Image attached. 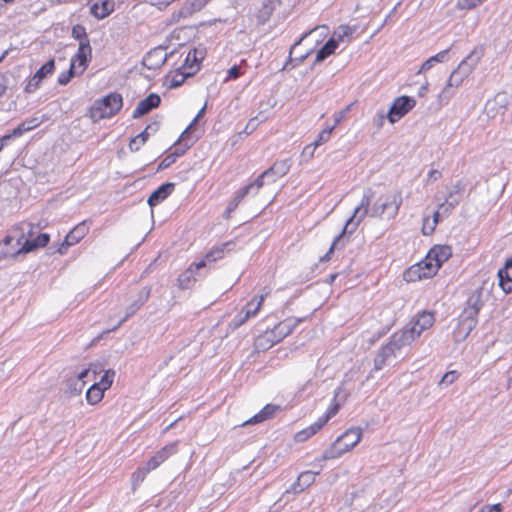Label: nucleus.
Returning a JSON list of instances; mask_svg holds the SVG:
<instances>
[{
    "label": "nucleus",
    "mask_w": 512,
    "mask_h": 512,
    "mask_svg": "<svg viewBox=\"0 0 512 512\" xmlns=\"http://www.w3.org/2000/svg\"><path fill=\"white\" fill-rule=\"evenodd\" d=\"M374 192L371 188L364 190L360 204L354 209L353 215L347 220L343 233H353L359 223L366 217L382 218L386 215L387 219H394L402 204V194L400 191H393L386 195L382 202H375L369 208Z\"/></svg>",
    "instance_id": "f257e3e1"
},
{
    "label": "nucleus",
    "mask_w": 512,
    "mask_h": 512,
    "mask_svg": "<svg viewBox=\"0 0 512 512\" xmlns=\"http://www.w3.org/2000/svg\"><path fill=\"white\" fill-rule=\"evenodd\" d=\"M374 192L371 188L364 190L360 204L354 209L353 215L347 220L343 233H353L359 223L366 217L382 218L386 215L387 219H394L402 204V194L400 191H393L386 195L382 202H375L369 208Z\"/></svg>",
    "instance_id": "f03ea898"
},
{
    "label": "nucleus",
    "mask_w": 512,
    "mask_h": 512,
    "mask_svg": "<svg viewBox=\"0 0 512 512\" xmlns=\"http://www.w3.org/2000/svg\"><path fill=\"white\" fill-rule=\"evenodd\" d=\"M38 225L30 222H20L13 227L4 241L0 243V257L15 258L21 254L30 253L38 248L45 247L50 236L47 233H40Z\"/></svg>",
    "instance_id": "7ed1b4c3"
},
{
    "label": "nucleus",
    "mask_w": 512,
    "mask_h": 512,
    "mask_svg": "<svg viewBox=\"0 0 512 512\" xmlns=\"http://www.w3.org/2000/svg\"><path fill=\"white\" fill-rule=\"evenodd\" d=\"M480 60V56L477 55L476 51L473 50L461 63L458 67L451 73L446 87L440 93L441 99L448 100L453 96L454 92L452 88L459 87L465 78H467L471 72L474 70L476 65Z\"/></svg>",
    "instance_id": "20e7f679"
},
{
    "label": "nucleus",
    "mask_w": 512,
    "mask_h": 512,
    "mask_svg": "<svg viewBox=\"0 0 512 512\" xmlns=\"http://www.w3.org/2000/svg\"><path fill=\"white\" fill-rule=\"evenodd\" d=\"M361 437V428L353 427L348 429L342 435H340L329 448L324 451L322 460L336 459L340 457L345 452H348L354 448L361 440Z\"/></svg>",
    "instance_id": "39448f33"
},
{
    "label": "nucleus",
    "mask_w": 512,
    "mask_h": 512,
    "mask_svg": "<svg viewBox=\"0 0 512 512\" xmlns=\"http://www.w3.org/2000/svg\"><path fill=\"white\" fill-rule=\"evenodd\" d=\"M122 104L123 99L119 93H110L94 102L89 109V117L93 122L109 118L119 112Z\"/></svg>",
    "instance_id": "423d86ee"
},
{
    "label": "nucleus",
    "mask_w": 512,
    "mask_h": 512,
    "mask_svg": "<svg viewBox=\"0 0 512 512\" xmlns=\"http://www.w3.org/2000/svg\"><path fill=\"white\" fill-rule=\"evenodd\" d=\"M439 270V264L434 263L428 255L419 263L412 265L404 274L407 281H416L434 276Z\"/></svg>",
    "instance_id": "0eeeda50"
},
{
    "label": "nucleus",
    "mask_w": 512,
    "mask_h": 512,
    "mask_svg": "<svg viewBox=\"0 0 512 512\" xmlns=\"http://www.w3.org/2000/svg\"><path fill=\"white\" fill-rule=\"evenodd\" d=\"M509 95L506 92H499L485 103L483 113L489 118L504 115L509 105Z\"/></svg>",
    "instance_id": "6e6552de"
},
{
    "label": "nucleus",
    "mask_w": 512,
    "mask_h": 512,
    "mask_svg": "<svg viewBox=\"0 0 512 512\" xmlns=\"http://www.w3.org/2000/svg\"><path fill=\"white\" fill-rule=\"evenodd\" d=\"M416 105L415 99L409 96L397 97L391 105L387 118L390 123H396Z\"/></svg>",
    "instance_id": "1a4fd4ad"
},
{
    "label": "nucleus",
    "mask_w": 512,
    "mask_h": 512,
    "mask_svg": "<svg viewBox=\"0 0 512 512\" xmlns=\"http://www.w3.org/2000/svg\"><path fill=\"white\" fill-rule=\"evenodd\" d=\"M300 322L301 319H285L278 323L270 332H266L264 337L269 339V337L272 336L271 345H273L288 336Z\"/></svg>",
    "instance_id": "9d476101"
},
{
    "label": "nucleus",
    "mask_w": 512,
    "mask_h": 512,
    "mask_svg": "<svg viewBox=\"0 0 512 512\" xmlns=\"http://www.w3.org/2000/svg\"><path fill=\"white\" fill-rule=\"evenodd\" d=\"M55 70V61L51 59L47 61L44 65H42L33 77L29 80L28 84L25 87V91L27 93H33L38 88L43 79L47 76L52 75Z\"/></svg>",
    "instance_id": "9b49d317"
},
{
    "label": "nucleus",
    "mask_w": 512,
    "mask_h": 512,
    "mask_svg": "<svg viewBox=\"0 0 512 512\" xmlns=\"http://www.w3.org/2000/svg\"><path fill=\"white\" fill-rule=\"evenodd\" d=\"M91 56L92 48L90 46V41H81L79 43L77 53L72 57V59H75V65L79 70V73H83L86 70L88 63L91 60Z\"/></svg>",
    "instance_id": "f8f14e48"
},
{
    "label": "nucleus",
    "mask_w": 512,
    "mask_h": 512,
    "mask_svg": "<svg viewBox=\"0 0 512 512\" xmlns=\"http://www.w3.org/2000/svg\"><path fill=\"white\" fill-rule=\"evenodd\" d=\"M88 232V227L85 222L78 224L75 226L65 237L64 242L59 248V253L64 254L67 249L76 243H78Z\"/></svg>",
    "instance_id": "ddd939ff"
},
{
    "label": "nucleus",
    "mask_w": 512,
    "mask_h": 512,
    "mask_svg": "<svg viewBox=\"0 0 512 512\" xmlns=\"http://www.w3.org/2000/svg\"><path fill=\"white\" fill-rule=\"evenodd\" d=\"M161 98L158 94L151 93L146 98L141 100L135 110L133 111L132 117L134 119L140 118L145 114L149 113L152 109L157 108L160 105Z\"/></svg>",
    "instance_id": "4468645a"
},
{
    "label": "nucleus",
    "mask_w": 512,
    "mask_h": 512,
    "mask_svg": "<svg viewBox=\"0 0 512 512\" xmlns=\"http://www.w3.org/2000/svg\"><path fill=\"white\" fill-rule=\"evenodd\" d=\"M168 54L163 47H157L144 57L143 64L148 69H157L165 64Z\"/></svg>",
    "instance_id": "2eb2a0df"
},
{
    "label": "nucleus",
    "mask_w": 512,
    "mask_h": 512,
    "mask_svg": "<svg viewBox=\"0 0 512 512\" xmlns=\"http://www.w3.org/2000/svg\"><path fill=\"white\" fill-rule=\"evenodd\" d=\"M434 321V315L431 312L423 311L408 330L415 334V338H418L424 330L433 325Z\"/></svg>",
    "instance_id": "dca6fc26"
},
{
    "label": "nucleus",
    "mask_w": 512,
    "mask_h": 512,
    "mask_svg": "<svg viewBox=\"0 0 512 512\" xmlns=\"http://www.w3.org/2000/svg\"><path fill=\"white\" fill-rule=\"evenodd\" d=\"M499 286L505 293L512 292V258L498 271Z\"/></svg>",
    "instance_id": "f3484780"
},
{
    "label": "nucleus",
    "mask_w": 512,
    "mask_h": 512,
    "mask_svg": "<svg viewBox=\"0 0 512 512\" xmlns=\"http://www.w3.org/2000/svg\"><path fill=\"white\" fill-rule=\"evenodd\" d=\"M159 129V123L153 122L150 123L143 132L138 134L136 137H134L130 143L129 148L131 151H138L140 147L147 141L149 136L155 132H157Z\"/></svg>",
    "instance_id": "a211bd4d"
},
{
    "label": "nucleus",
    "mask_w": 512,
    "mask_h": 512,
    "mask_svg": "<svg viewBox=\"0 0 512 512\" xmlns=\"http://www.w3.org/2000/svg\"><path fill=\"white\" fill-rule=\"evenodd\" d=\"M415 339V334L410 332L408 328H404L394 332L389 341L392 342L394 346H398L403 350L405 347L410 346Z\"/></svg>",
    "instance_id": "6ab92c4d"
},
{
    "label": "nucleus",
    "mask_w": 512,
    "mask_h": 512,
    "mask_svg": "<svg viewBox=\"0 0 512 512\" xmlns=\"http://www.w3.org/2000/svg\"><path fill=\"white\" fill-rule=\"evenodd\" d=\"M41 120L37 117H33L23 121L19 124L15 129L12 130L10 134L3 136V140H9L11 138H17L23 135L25 132H28L41 124Z\"/></svg>",
    "instance_id": "aec40b11"
},
{
    "label": "nucleus",
    "mask_w": 512,
    "mask_h": 512,
    "mask_svg": "<svg viewBox=\"0 0 512 512\" xmlns=\"http://www.w3.org/2000/svg\"><path fill=\"white\" fill-rule=\"evenodd\" d=\"M427 255L434 263L439 264L440 268L451 257L452 249L447 245H438L431 248Z\"/></svg>",
    "instance_id": "412c9836"
},
{
    "label": "nucleus",
    "mask_w": 512,
    "mask_h": 512,
    "mask_svg": "<svg viewBox=\"0 0 512 512\" xmlns=\"http://www.w3.org/2000/svg\"><path fill=\"white\" fill-rule=\"evenodd\" d=\"M393 359H396L393 350L385 344L374 358V370L379 371L383 369L385 366L391 364Z\"/></svg>",
    "instance_id": "4be33fe9"
},
{
    "label": "nucleus",
    "mask_w": 512,
    "mask_h": 512,
    "mask_svg": "<svg viewBox=\"0 0 512 512\" xmlns=\"http://www.w3.org/2000/svg\"><path fill=\"white\" fill-rule=\"evenodd\" d=\"M393 359H396L393 350L385 344L374 358V370L379 371L383 369L385 366L391 364Z\"/></svg>",
    "instance_id": "5701e85b"
},
{
    "label": "nucleus",
    "mask_w": 512,
    "mask_h": 512,
    "mask_svg": "<svg viewBox=\"0 0 512 512\" xmlns=\"http://www.w3.org/2000/svg\"><path fill=\"white\" fill-rule=\"evenodd\" d=\"M173 183H164L158 187L148 198V204L153 207L165 200L173 191Z\"/></svg>",
    "instance_id": "b1692460"
},
{
    "label": "nucleus",
    "mask_w": 512,
    "mask_h": 512,
    "mask_svg": "<svg viewBox=\"0 0 512 512\" xmlns=\"http://www.w3.org/2000/svg\"><path fill=\"white\" fill-rule=\"evenodd\" d=\"M230 245L229 242L227 243H224L220 246H217V247H214L212 248L206 255H205V258L202 259L201 261L195 263V268L196 269H201V268H204L206 266V263L207 262H215L217 261L218 259H221L224 257V250L226 247H228Z\"/></svg>",
    "instance_id": "393cba45"
},
{
    "label": "nucleus",
    "mask_w": 512,
    "mask_h": 512,
    "mask_svg": "<svg viewBox=\"0 0 512 512\" xmlns=\"http://www.w3.org/2000/svg\"><path fill=\"white\" fill-rule=\"evenodd\" d=\"M150 295L149 288H143L138 295L136 301H134L126 310V315L123 319H121L117 326H120L127 318L136 313V311L147 301Z\"/></svg>",
    "instance_id": "a878e982"
},
{
    "label": "nucleus",
    "mask_w": 512,
    "mask_h": 512,
    "mask_svg": "<svg viewBox=\"0 0 512 512\" xmlns=\"http://www.w3.org/2000/svg\"><path fill=\"white\" fill-rule=\"evenodd\" d=\"M114 11V2L104 0L101 4L95 3L91 6L90 12L97 19H104Z\"/></svg>",
    "instance_id": "bb28decb"
},
{
    "label": "nucleus",
    "mask_w": 512,
    "mask_h": 512,
    "mask_svg": "<svg viewBox=\"0 0 512 512\" xmlns=\"http://www.w3.org/2000/svg\"><path fill=\"white\" fill-rule=\"evenodd\" d=\"M319 472L305 471L302 472L297 481L293 484L294 493H299L303 491L305 488L309 487L314 481Z\"/></svg>",
    "instance_id": "cd10ccee"
},
{
    "label": "nucleus",
    "mask_w": 512,
    "mask_h": 512,
    "mask_svg": "<svg viewBox=\"0 0 512 512\" xmlns=\"http://www.w3.org/2000/svg\"><path fill=\"white\" fill-rule=\"evenodd\" d=\"M278 406L267 404L259 413L245 421L242 425L261 423L270 418L278 410Z\"/></svg>",
    "instance_id": "c85d7f7f"
},
{
    "label": "nucleus",
    "mask_w": 512,
    "mask_h": 512,
    "mask_svg": "<svg viewBox=\"0 0 512 512\" xmlns=\"http://www.w3.org/2000/svg\"><path fill=\"white\" fill-rule=\"evenodd\" d=\"M324 425H325V419H323V420L318 419L316 422L311 424L309 427L297 432L295 435V440L297 442L306 441L311 436L316 434Z\"/></svg>",
    "instance_id": "c756f323"
},
{
    "label": "nucleus",
    "mask_w": 512,
    "mask_h": 512,
    "mask_svg": "<svg viewBox=\"0 0 512 512\" xmlns=\"http://www.w3.org/2000/svg\"><path fill=\"white\" fill-rule=\"evenodd\" d=\"M265 180H267L268 183H274L276 181V178L271 177V176H263V173H262L257 177V179L254 182L246 185L241 190L246 195H249V194L255 195L258 193L259 189L264 185Z\"/></svg>",
    "instance_id": "7c9ffc66"
},
{
    "label": "nucleus",
    "mask_w": 512,
    "mask_h": 512,
    "mask_svg": "<svg viewBox=\"0 0 512 512\" xmlns=\"http://www.w3.org/2000/svg\"><path fill=\"white\" fill-rule=\"evenodd\" d=\"M265 180H267L268 183H274L276 181V178L271 177V176H263V173H262L257 177V179L254 182L246 185L241 190L246 195H249V194L255 195L258 193L259 189L264 185Z\"/></svg>",
    "instance_id": "2f4dec72"
},
{
    "label": "nucleus",
    "mask_w": 512,
    "mask_h": 512,
    "mask_svg": "<svg viewBox=\"0 0 512 512\" xmlns=\"http://www.w3.org/2000/svg\"><path fill=\"white\" fill-rule=\"evenodd\" d=\"M355 32L356 27L341 25L333 32V36L331 38H335L337 44L339 42H350Z\"/></svg>",
    "instance_id": "473e14b6"
},
{
    "label": "nucleus",
    "mask_w": 512,
    "mask_h": 512,
    "mask_svg": "<svg viewBox=\"0 0 512 512\" xmlns=\"http://www.w3.org/2000/svg\"><path fill=\"white\" fill-rule=\"evenodd\" d=\"M482 307L479 294L472 295L467 301V307L464 309L463 314L477 318V315Z\"/></svg>",
    "instance_id": "72a5a7b5"
},
{
    "label": "nucleus",
    "mask_w": 512,
    "mask_h": 512,
    "mask_svg": "<svg viewBox=\"0 0 512 512\" xmlns=\"http://www.w3.org/2000/svg\"><path fill=\"white\" fill-rule=\"evenodd\" d=\"M477 324V318L462 314L459 323V334L466 338Z\"/></svg>",
    "instance_id": "f704fd0d"
},
{
    "label": "nucleus",
    "mask_w": 512,
    "mask_h": 512,
    "mask_svg": "<svg viewBox=\"0 0 512 512\" xmlns=\"http://www.w3.org/2000/svg\"><path fill=\"white\" fill-rule=\"evenodd\" d=\"M337 46H338V44H337L335 38H330L326 42V44L317 52V55L315 58V64L322 62L328 56H330L335 51Z\"/></svg>",
    "instance_id": "c9c22d12"
},
{
    "label": "nucleus",
    "mask_w": 512,
    "mask_h": 512,
    "mask_svg": "<svg viewBox=\"0 0 512 512\" xmlns=\"http://www.w3.org/2000/svg\"><path fill=\"white\" fill-rule=\"evenodd\" d=\"M105 390L95 383L87 390L86 400L89 404L95 405L99 403L104 396Z\"/></svg>",
    "instance_id": "e433bc0d"
},
{
    "label": "nucleus",
    "mask_w": 512,
    "mask_h": 512,
    "mask_svg": "<svg viewBox=\"0 0 512 512\" xmlns=\"http://www.w3.org/2000/svg\"><path fill=\"white\" fill-rule=\"evenodd\" d=\"M289 170V166L286 161L276 162L272 167L263 172V176L271 177H282Z\"/></svg>",
    "instance_id": "4c0bfd02"
},
{
    "label": "nucleus",
    "mask_w": 512,
    "mask_h": 512,
    "mask_svg": "<svg viewBox=\"0 0 512 512\" xmlns=\"http://www.w3.org/2000/svg\"><path fill=\"white\" fill-rule=\"evenodd\" d=\"M266 295H268V292L264 295H261L258 299L257 298L252 299L251 301H249L246 304L243 311L246 313V315L249 318L254 317L258 313Z\"/></svg>",
    "instance_id": "58836bf2"
},
{
    "label": "nucleus",
    "mask_w": 512,
    "mask_h": 512,
    "mask_svg": "<svg viewBox=\"0 0 512 512\" xmlns=\"http://www.w3.org/2000/svg\"><path fill=\"white\" fill-rule=\"evenodd\" d=\"M80 74L81 73H79V70L77 69V67L75 65V59H71V63H70V67H69L68 71L62 72L58 76L57 82L60 85H67L74 76L80 75Z\"/></svg>",
    "instance_id": "ea45409f"
},
{
    "label": "nucleus",
    "mask_w": 512,
    "mask_h": 512,
    "mask_svg": "<svg viewBox=\"0 0 512 512\" xmlns=\"http://www.w3.org/2000/svg\"><path fill=\"white\" fill-rule=\"evenodd\" d=\"M197 269L195 268V263L190 265V267L185 270L178 278V282L181 288L187 289L190 287L191 283L195 280L194 272Z\"/></svg>",
    "instance_id": "a19ab883"
},
{
    "label": "nucleus",
    "mask_w": 512,
    "mask_h": 512,
    "mask_svg": "<svg viewBox=\"0 0 512 512\" xmlns=\"http://www.w3.org/2000/svg\"><path fill=\"white\" fill-rule=\"evenodd\" d=\"M449 49H446V50H443V51H440L438 54L430 57L429 59H427L421 66L420 70H419V73L422 72V71H428L429 69H431L434 65V63H442L446 60L447 58V53H448Z\"/></svg>",
    "instance_id": "79ce46f5"
},
{
    "label": "nucleus",
    "mask_w": 512,
    "mask_h": 512,
    "mask_svg": "<svg viewBox=\"0 0 512 512\" xmlns=\"http://www.w3.org/2000/svg\"><path fill=\"white\" fill-rule=\"evenodd\" d=\"M177 450V442L170 443L165 447L161 448L155 455V459H157L160 464H162L165 460H167L171 455L176 453Z\"/></svg>",
    "instance_id": "37998d69"
},
{
    "label": "nucleus",
    "mask_w": 512,
    "mask_h": 512,
    "mask_svg": "<svg viewBox=\"0 0 512 512\" xmlns=\"http://www.w3.org/2000/svg\"><path fill=\"white\" fill-rule=\"evenodd\" d=\"M464 191V184L461 181H457L453 187L447 192L444 199L457 200L458 203L461 201V194Z\"/></svg>",
    "instance_id": "c03bdc74"
},
{
    "label": "nucleus",
    "mask_w": 512,
    "mask_h": 512,
    "mask_svg": "<svg viewBox=\"0 0 512 512\" xmlns=\"http://www.w3.org/2000/svg\"><path fill=\"white\" fill-rule=\"evenodd\" d=\"M319 29H321V30H325V31H326V30H327V26L322 25V26H317V27H315L314 29H312V30H310V31H308V32H306V33H304V34L300 37V39L294 43V45H293V46L291 47V49H290V52H289V58H288V60L286 61V63H285V65H284L283 69H286V67L288 66V64H289V63H291L292 61H294V60L292 59V57H291V55H292V53H293L294 49H295L298 45H300V44H301V42H302L306 37H308V36H309L310 34H312L314 31L319 30Z\"/></svg>",
    "instance_id": "a18cd8bd"
},
{
    "label": "nucleus",
    "mask_w": 512,
    "mask_h": 512,
    "mask_svg": "<svg viewBox=\"0 0 512 512\" xmlns=\"http://www.w3.org/2000/svg\"><path fill=\"white\" fill-rule=\"evenodd\" d=\"M85 386V382H80L78 379L73 377L67 380V388L71 395H79Z\"/></svg>",
    "instance_id": "49530a36"
},
{
    "label": "nucleus",
    "mask_w": 512,
    "mask_h": 512,
    "mask_svg": "<svg viewBox=\"0 0 512 512\" xmlns=\"http://www.w3.org/2000/svg\"><path fill=\"white\" fill-rule=\"evenodd\" d=\"M115 376V372L113 370L105 371L104 375L101 377L100 381L96 383L104 390H107L111 387L113 383V378Z\"/></svg>",
    "instance_id": "de8ad7c7"
},
{
    "label": "nucleus",
    "mask_w": 512,
    "mask_h": 512,
    "mask_svg": "<svg viewBox=\"0 0 512 512\" xmlns=\"http://www.w3.org/2000/svg\"><path fill=\"white\" fill-rule=\"evenodd\" d=\"M334 128H335V125L330 126V127H327L326 129H324L323 131H321V132H320V134H319V136H318V139H317V140H315V142L313 143V145H314L315 147H317V146H319V145H321V144H323V143L327 142V141L330 139L331 134H332V132H333Z\"/></svg>",
    "instance_id": "09e8293b"
},
{
    "label": "nucleus",
    "mask_w": 512,
    "mask_h": 512,
    "mask_svg": "<svg viewBox=\"0 0 512 512\" xmlns=\"http://www.w3.org/2000/svg\"><path fill=\"white\" fill-rule=\"evenodd\" d=\"M458 204L457 200L444 199L439 204V210H442L443 214L449 215Z\"/></svg>",
    "instance_id": "8fccbe9b"
},
{
    "label": "nucleus",
    "mask_w": 512,
    "mask_h": 512,
    "mask_svg": "<svg viewBox=\"0 0 512 512\" xmlns=\"http://www.w3.org/2000/svg\"><path fill=\"white\" fill-rule=\"evenodd\" d=\"M72 37L77 39V40H80L81 41H85V40H89L88 39V36H87V33H86V29L84 26L82 25H75L73 26L72 28Z\"/></svg>",
    "instance_id": "3c124183"
},
{
    "label": "nucleus",
    "mask_w": 512,
    "mask_h": 512,
    "mask_svg": "<svg viewBox=\"0 0 512 512\" xmlns=\"http://www.w3.org/2000/svg\"><path fill=\"white\" fill-rule=\"evenodd\" d=\"M147 473L149 472L144 467H141L132 474V484L134 488L144 481Z\"/></svg>",
    "instance_id": "603ef678"
},
{
    "label": "nucleus",
    "mask_w": 512,
    "mask_h": 512,
    "mask_svg": "<svg viewBox=\"0 0 512 512\" xmlns=\"http://www.w3.org/2000/svg\"><path fill=\"white\" fill-rule=\"evenodd\" d=\"M245 196H246V194L242 190H239L237 192L234 199L230 202V204L226 210L227 217H229V214L237 208V206L239 205V203L243 200V198Z\"/></svg>",
    "instance_id": "864d4df0"
},
{
    "label": "nucleus",
    "mask_w": 512,
    "mask_h": 512,
    "mask_svg": "<svg viewBox=\"0 0 512 512\" xmlns=\"http://www.w3.org/2000/svg\"><path fill=\"white\" fill-rule=\"evenodd\" d=\"M249 319V317L246 315V313L242 310L240 313H238L232 320V322L230 323V326L233 328V329H237L238 327H240L241 325H243L247 320Z\"/></svg>",
    "instance_id": "5fc2aeb1"
},
{
    "label": "nucleus",
    "mask_w": 512,
    "mask_h": 512,
    "mask_svg": "<svg viewBox=\"0 0 512 512\" xmlns=\"http://www.w3.org/2000/svg\"><path fill=\"white\" fill-rule=\"evenodd\" d=\"M273 11V7L270 3H264L260 10L259 18L262 23L266 22Z\"/></svg>",
    "instance_id": "6e6d98bb"
},
{
    "label": "nucleus",
    "mask_w": 512,
    "mask_h": 512,
    "mask_svg": "<svg viewBox=\"0 0 512 512\" xmlns=\"http://www.w3.org/2000/svg\"><path fill=\"white\" fill-rule=\"evenodd\" d=\"M458 378L456 371H449L445 373L440 381V385H450Z\"/></svg>",
    "instance_id": "4d7b16f0"
},
{
    "label": "nucleus",
    "mask_w": 512,
    "mask_h": 512,
    "mask_svg": "<svg viewBox=\"0 0 512 512\" xmlns=\"http://www.w3.org/2000/svg\"><path fill=\"white\" fill-rule=\"evenodd\" d=\"M205 109H206V105H204L200 110L199 112L197 113L196 117L193 119L192 123L183 131L182 135H181V139L182 140H185L187 134L189 133V131L192 129V127L194 126V124L203 116L204 112H205Z\"/></svg>",
    "instance_id": "13d9d810"
},
{
    "label": "nucleus",
    "mask_w": 512,
    "mask_h": 512,
    "mask_svg": "<svg viewBox=\"0 0 512 512\" xmlns=\"http://www.w3.org/2000/svg\"><path fill=\"white\" fill-rule=\"evenodd\" d=\"M192 73H193V72H190V71H189V72H187L186 74L181 73V74H177V75H175V76L171 79V81H170V87L175 88V87L180 86V85L184 82V80L186 79V76H187V75H191Z\"/></svg>",
    "instance_id": "bf43d9fd"
},
{
    "label": "nucleus",
    "mask_w": 512,
    "mask_h": 512,
    "mask_svg": "<svg viewBox=\"0 0 512 512\" xmlns=\"http://www.w3.org/2000/svg\"><path fill=\"white\" fill-rule=\"evenodd\" d=\"M339 410V405L337 403H334L332 406H330L328 409H327V412L322 415L321 417H319L318 419L319 420H323L325 419V424L329 421V419L334 416Z\"/></svg>",
    "instance_id": "052dcab7"
},
{
    "label": "nucleus",
    "mask_w": 512,
    "mask_h": 512,
    "mask_svg": "<svg viewBox=\"0 0 512 512\" xmlns=\"http://www.w3.org/2000/svg\"><path fill=\"white\" fill-rule=\"evenodd\" d=\"M343 231L341 232V234H339L333 241V243L331 244L330 246V249L329 251L321 258V261H327L330 259V254L333 252V250L335 249L337 243L339 242V240L342 238L343 236Z\"/></svg>",
    "instance_id": "680f3d73"
},
{
    "label": "nucleus",
    "mask_w": 512,
    "mask_h": 512,
    "mask_svg": "<svg viewBox=\"0 0 512 512\" xmlns=\"http://www.w3.org/2000/svg\"><path fill=\"white\" fill-rule=\"evenodd\" d=\"M160 465H161V464H160V462H159L157 459H155V457L153 456V457H151V458L147 461V463H146V465L144 466V468H145L148 472H150V471H152V470L156 469L157 467H159Z\"/></svg>",
    "instance_id": "e2e57ef3"
},
{
    "label": "nucleus",
    "mask_w": 512,
    "mask_h": 512,
    "mask_svg": "<svg viewBox=\"0 0 512 512\" xmlns=\"http://www.w3.org/2000/svg\"><path fill=\"white\" fill-rule=\"evenodd\" d=\"M434 230H435V225L433 223L430 225L429 218L428 217L425 218L424 223H423V228H422L423 234L430 235L433 233Z\"/></svg>",
    "instance_id": "0e129e2a"
},
{
    "label": "nucleus",
    "mask_w": 512,
    "mask_h": 512,
    "mask_svg": "<svg viewBox=\"0 0 512 512\" xmlns=\"http://www.w3.org/2000/svg\"><path fill=\"white\" fill-rule=\"evenodd\" d=\"M8 82V78L5 75L0 74V97L6 93L8 89Z\"/></svg>",
    "instance_id": "69168bd1"
},
{
    "label": "nucleus",
    "mask_w": 512,
    "mask_h": 512,
    "mask_svg": "<svg viewBox=\"0 0 512 512\" xmlns=\"http://www.w3.org/2000/svg\"><path fill=\"white\" fill-rule=\"evenodd\" d=\"M442 174L439 170L432 169L427 176V182H435L441 178Z\"/></svg>",
    "instance_id": "338daca9"
},
{
    "label": "nucleus",
    "mask_w": 512,
    "mask_h": 512,
    "mask_svg": "<svg viewBox=\"0 0 512 512\" xmlns=\"http://www.w3.org/2000/svg\"><path fill=\"white\" fill-rule=\"evenodd\" d=\"M479 512H501V504L486 505Z\"/></svg>",
    "instance_id": "774afa93"
}]
</instances>
